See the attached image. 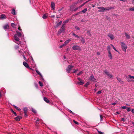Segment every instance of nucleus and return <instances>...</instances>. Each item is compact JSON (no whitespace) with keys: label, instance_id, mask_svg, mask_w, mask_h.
Masks as SVG:
<instances>
[{"label":"nucleus","instance_id":"f257e3e1","mask_svg":"<svg viewBox=\"0 0 134 134\" xmlns=\"http://www.w3.org/2000/svg\"><path fill=\"white\" fill-rule=\"evenodd\" d=\"M18 29L20 31H21V30L20 29V26L19 27ZM16 34H15L14 35V42L19 45H20V46L21 47H23V45H24L25 47L26 45L25 44V43H22L21 41H20V38H24V35L23 36L21 34V32H19L18 31H16Z\"/></svg>","mask_w":134,"mask_h":134},{"label":"nucleus","instance_id":"f03ea898","mask_svg":"<svg viewBox=\"0 0 134 134\" xmlns=\"http://www.w3.org/2000/svg\"><path fill=\"white\" fill-rule=\"evenodd\" d=\"M74 67V65H69L67 67L66 71L68 73L70 72V71L72 73H75V70L74 69V70H73L72 69Z\"/></svg>","mask_w":134,"mask_h":134},{"label":"nucleus","instance_id":"7ed1b4c3","mask_svg":"<svg viewBox=\"0 0 134 134\" xmlns=\"http://www.w3.org/2000/svg\"><path fill=\"white\" fill-rule=\"evenodd\" d=\"M111 7H107L104 8V7H98L97 8L100 9L98 10V12H103L105 10H108L112 9Z\"/></svg>","mask_w":134,"mask_h":134},{"label":"nucleus","instance_id":"20e7f679","mask_svg":"<svg viewBox=\"0 0 134 134\" xmlns=\"http://www.w3.org/2000/svg\"><path fill=\"white\" fill-rule=\"evenodd\" d=\"M78 39H79L83 43L85 42V40L83 37L82 36H79L77 35H76V40Z\"/></svg>","mask_w":134,"mask_h":134},{"label":"nucleus","instance_id":"39448f33","mask_svg":"<svg viewBox=\"0 0 134 134\" xmlns=\"http://www.w3.org/2000/svg\"><path fill=\"white\" fill-rule=\"evenodd\" d=\"M65 27L64 25L63 24L60 29L58 31V34H59L61 33H64L65 31Z\"/></svg>","mask_w":134,"mask_h":134},{"label":"nucleus","instance_id":"423d86ee","mask_svg":"<svg viewBox=\"0 0 134 134\" xmlns=\"http://www.w3.org/2000/svg\"><path fill=\"white\" fill-rule=\"evenodd\" d=\"M121 45L123 51H125L127 48V46L125 43L123 42H121Z\"/></svg>","mask_w":134,"mask_h":134},{"label":"nucleus","instance_id":"0eeeda50","mask_svg":"<svg viewBox=\"0 0 134 134\" xmlns=\"http://www.w3.org/2000/svg\"><path fill=\"white\" fill-rule=\"evenodd\" d=\"M128 76L129 77L127 78V81L128 82H130L131 81L134 82V76L128 75Z\"/></svg>","mask_w":134,"mask_h":134},{"label":"nucleus","instance_id":"6e6552de","mask_svg":"<svg viewBox=\"0 0 134 134\" xmlns=\"http://www.w3.org/2000/svg\"><path fill=\"white\" fill-rule=\"evenodd\" d=\"M104 72L110 78H111L112 77L113 75H112L110 74L109 72L107 70L105 69L104 70Z\"/></svg>","mask_w":134,"mask_h":134},{"label":"nucleus","instance_id":"1a4fd4ad","mask_svg":"<svg viewBox=\"0 0 134 134\" xmlns=\"http://www.w3.org/2000/svg\"><path fill=\"white\" fill-rule=\"evenodd\" d=\"M70 10L71 11H75V3H74L71 5L70 7Z\"/></svg>","mask_w":134,"mask_h":134},{"label":"nucleus","instance_id":"9d476101","mask_svg":"<svg viewBox=\"0 0 134 134\" xmlns=\"http://www.w3.org/2000/svg\"><path fill=\"white\" fill-rule=\"evenodd\" d=\"M89 80L92 81L97 82L96 79L94 77L93 75H91L90 76Z\"/></svg>","mask_w":134,"mask_h":134},{"label":"nucleus","instance_id":"9b49d317","mask_svg":"<svg viewBox=\"0 0 134 134\" xmlns=\"http://www.w3.org/2000/svg\"><path fill=\"white\" fill-rule=\"evenodd\" d=\"M107 35L111 40H112L114 39V36L111 33H109Z\"/></svg>","mask_w":134,"mask_h":134},{"label":"nucleus","instance_id":"f8f14e48","mask_svg":"<svg viewBox=\"0 0 134 134\" xmlns=\"http://www.w3.org/2000/svg\"><path fill=\"white\" fill-rule=\"evenodd\" d=\"M9 26L7 24L3 26V29L5 31H8V28Z\"/></svg>","mask_w":134,"mask_h":134},{"label":"nucleus","instance_id":"ddd939ff","mask_svg":"<svg viewBox=\"0 0 134 134\" xmlns=\"http://www.w3.org/2000/svg\"><path fill=\"white\" fill-rule=\"evenodd\" d=\"M51 7L53 10L55 9V4L54 2H52L51 3Z\"/></svg>","mask_w":134,"mask_h":134},{"label":"nucleus","instance_id":"4468645a","mask_svg":"<svg viewBox=\"0 0 134 134\" xmlns=\"http://www.w3.org/2000/svg\"><path fill=\"white\" fill-rule=\"evenodd\" d=\"M21 118L22 117L21 116H18L17 117L15 118V119L16 121H19Z\"/></svg>","mask_w":134,"mask_h":134},{"label":"nucleus","instance_id":"2eb2a0df","mask_svg":"<svg viewBox=\"0 0 134 134\" xmlns=\"http://www.w3.org/2000/svg\"><path fill=\"white\" fill-rule=\"evenodd\" d=\"M23 64L25 66L26 68H29V66L28 65V64L27 63L25 62H23Z\"/></svg>","mask_w":134,"mask_h":134},{"label":"nucleus","instance_id":"dca6fc26","mask_svg":"<svg viewBox=\"0 0 134 134\" xmlns=\"http://www.w3.org/2000/svg\"><path fill=\"white\" fill-rule=\"evenodd\" d=\"M116 78L117 79V80L119 81L121 83V84H123L124 83V82L123 81H122L121 79L120 78L118 77H117Z\"/></svg>","mask_w":134,"mask_h":134},{"label":"nucleus","instance_id":"f3484780","mask_svg":"<svg viewBox=\"0 0 134 134\" xmlns=\"http://www.w3.org/2000/svg\"><path fill=\"white\" fill-rule=\"evenodd\" d=\"M108 56L109 57V58L111 59H112L113 58L111 54V52H108Z\"/></svg>","mask_w":134,"mask_h":134},{"label":"nucleus","instance_id":"a211bd4d","mask_svg":"<svg viewBox=\"0 0 134 134\" xmlns=\"http://www.w3.org/2000/svg\"><path fill=\"white\" fill-rule=\"evenodd\" d=\"M76 50L80 51L81 50V48L79 46L76 45Z\"/></svg>","mask_w":134,"mask_h":134},{"label":"nucleus","instance_id":"6ab92c4d","mask_svg":"<svg viewBox=\"0 0 134 134\" xmlns=\"http://www.w3.org/2000/svg\"><path fill=\"white\" fill-rule=\"evenodd\" d=\"M25 52L24 51L23 49H21L19 51V52L20 53L21 55H23V52Z\"/></svg>","mask_w":134,"mask_h":134},{"label":"nucleus","instance_id":"aec40b11","mask_svg":"<svg viewBox=\"0 0 134 134\" xmlns=\"http://www.w3.org/2000/svg\"><path fill=\"white\" fill-rule=\"evenodd\" d=\"M11 13L13 15H15L16 14V12L14 9H13L11 12Z\"/></svg>","mask_w":134,"mask_h":134},{"label":"nucleus","instance_id":"412c9836","mask_svg":"<svg viewBox=\"0 0 134 134\" xmlns=\"http://www.w3.org/2000/svg\"><path fill=\"white\" fill-rule=\"evenodd\" d=\"M44 100L47 103H49V100L46 97L43 98Z\"/></svg>","mask_w":134,"mask_h":134},{"label":"nucleus","instance_id":"4be33fe9","mask_svg":"<svg viewBox=\"0 0 134 134\" xmlns=\"http://www.w3.org/2000/svg\"><path fill=\"white\" fill-rule=\"evenodd\" d=\"M125 36L126 37V38L127 39H128L130 38V36L129 35H128L127 33H125Z\"/></svg>","mask_w":134,"mask_h":134},{"label":"nucleus","instance_id":"5701e85b","mask_svg":"<svg viewBox=\"0 0 134 134\" xmlns=\"http://www.w3.org/2000/svg\"><path fill=\"white\" fill-rule=\"evenodd\" d=\"M110 47L109 46H108L107 47V49L108 51V52H110Z\"/></svg>","mask_w":134,"mask_h":134},{"label":"nucleus","instance_id":"b1692460","mask_svg":"<svg viewBox=\"0 0 134 134\" xmlns=\"http://www.w3.org/2000/svg\"><path fill=\"white\" fill-rule=\"evenodd\" d=\"M77 83L79 85H82L84 84V83L83 82L80 81V82H78Z\"/></svg>","mask_w":134,"mask_h":134},{"label":"nucleus","instance_id":"393cba45","mask_svg":"<svg viewBox=\"0 0 134 134\" xmlns=\"http://www.w3.org/2000/svg\"><path fill=\"white\" fill-rule=\"evenodd\" d=\"M35 71L37 73L40 75V76H42V74L40 73L38 70L37 69L35 70Z\"/></svg>","mask_w":134,"mask_h":134},{"label":"nucleus","instance_id":"a878e982","mask_svg":"<svg viewBox=\"0 0 134 134\" xmlns=\"http://www.w3.org/2000/svg\"><path fill=\"white\" fill-rule=\"evenodd\" d=\"M87 8H86L85 9H84L81 12L83 13H85L87 11Z\"/></svg>","mask_w":134,"mask_h":134},{"label":"nucleus","instance_id":"bb28decb","mask_svg":"<svg viewBox=\"0 0 134 134\" xmlns=\"http://www.w3.org/2000/svg\"><path fill=\"white\" fill-rule=\"evenodd\" d=\"M1 19H3L5 18V15L4 14H2L0 17Z\"/></svg>","mask_w":134,"mask_h":134},{"label":"nucleus","instance_id":"cd10ccee","mask_svg":"<svg viewBox=\"0 0 134 134\" xmlns=\"http://www.w3.org/2000/svg\"><path fill=\"white\" fill-rule=\"evenodd\" d=\"M14 108L18 110L19 111H20L21 110V109L19 108H18L17 106L15 105H14Z\"/></svg>","mask_w":134,"mask_h":134},{"label":"nucleus","instance_id":"c85d7f7f","mask_svg":"<svg viewBox=\"0 0 134 134\" xmlns=\"http://www.w3.org/2000/svg\"><path fill=\"white\" fill-rule=\"evenodd\" d=\"M27 109L26 108H24L23 110L24 111V113H27Z\"/></svg>","mask_w":134,"mask_h":134},{"label":"nucleus","instance_id":"c756f323","mask_svg":"<svg viewBox=\"0 0 134 134\" xmlns=\"http://www.w3.org/2000/svg\"><path fill=\"white\" fill-rule=\"evenodd\" d=\"M90 84V82H87L85 85V86L87 87Z\"/></svg>","mask_w":134,"mask_h":134},{"label":"nucleus","instance_id":"7c9ffc66","mask_svg":"<svg viewBox=\"0 0 134 134\" xmlns=\"http://www.w3.org/2000/svg\"><path fill=\"white\" fill-rule=\"evenodd\" d=\"M47 15H46V14H44L43 15L42 18L44 19H45L47 18Z\"/></svg>","mask_w":134,"mask_h":134},{"label":"nucleus","instance_id":"2f4dec72","mask_svg":"<svg viewBox=\"0 0 134 134\" xmlns=\"http://www.w3.org/2000/svg\"><path fill=\"white\" fill-rule=\"evenodd\" d=\"M62 23V21H60L57 24V26H58L60 25Z\"/></svg>","mask_w":134,"mask_h":134},{"label":"nucleus","instance_id":"473e14b6","mask_svg":"<svg viewBox=\"0 0 134 134\" xmlns=\"http://www.w3.org/2000/svg\"><path fill=\"white\" fill-rule=\"evenodd\" d=\"M129 10L131 11H134V7L129 9Z\"/></svg>","mask_w":134,"mask_h":134},{"label":"nucleus","instance_id":"72a5a7b5","mask_svg":"<svg viewBox=\"0 0 134 134\" xmlns=\"http://www.w3.org/2000/svg\"><path fill=\"white\" fill-rule=\"evenodd\" d=\"M19 46L18 45H15V49H19Z\"/></svg>","mask_w":134,"mask_h":134},{"label":"nucleus","instance_id":"f704fd0d","mask_svg":"<svg viewBox=\"0 0 134 134\" xmlns=\"http://www.w3.org/2000/svg\"><path fill=\"white\" fill-rule=\"evenodd\" d=\"M38 83L42 87L43 86V84L40 81H39Z\"/></svg>","mask_w":134,"mask_h":134},{"label":"nucleus","instance_id":"c9c22d12","mask_svg":"<svg viewBox=\"0 0 134 134\" xmlns=\"http://www.w3.org/2000/svg\"><path fill=\"white\" fill-rule=\"evenodd\" d=\"M65 44H63L61 45L59 47V48H62V47H63V46H65Z\"/></svg>","mask_w":134,"mask_h":134},{"label":"nucleus","instance_id":"e433bc0d","mask_svg":"<svg viewBox=\"0 0 134 134\" xmlns=\"http://www.w3.org/2000/svg\"><path fill=\"white\" fill-rule=\"evenodd\" d=\"M32 111L34 113H36V111L35 109L33 108H32Z\"/></svg>","mask_w":134,"mask_h":134},{"label":"nucleus","instance_id":"4c0bfd02","mask_svg":"<svg viewBox=\"0 0 134 134\" xmlns=\"http://www.w3.org/2000/svg\"><path fill=\"white\" fill-rule=\"evenodd\" d=\"M97 132L99 134H103L104 133L99 130H97Z\"/></svg>","mask_w":134,"mask_h":134},{"label":"nucleus","instance_id":"58836bf2","mask_svg":"<svg viewBox=\"0 0 134 134\" xmlns=\"http://www.w3.org/2000/svg\"><path fill=\"white\" fill-rule=\"evenodd\" d=\"M126 109L127 111L128 112L130 111L131 110L130 108V107H127V108H126Z\"/></svg>","mask_w":134,"mask_h":134},{"label":"nucleus","instance_id":"ea45409f","mask_svg":"<svg viewBox=\"0 0 134 134\" xmlns=\"http://www.w3.org/2000/svg\"><path fill=\"white\" fill-rule=\"evenodd\" d=\"M11 25L13 27H14L15 26V25L13 23H11Z\"/></svg>","mask_w":134,"mask_h":134},{"label":"nucleus","instance_id":"a19ab883","mask_svg":"<svg viewBox=\"0 0 134 134\" xmlns=\"http://www.w3.org/2000/svg\"><path fill=\"white\" fill-rule=\"evenodd\" d=\"M121 108L123 109H126L127 108V107L126 106H123L121 107Z\"/></svg>","mask_w":134,"mask_h":134},{"label":"nucleus","instance_id":"79ce46f5","mask_svg":"<svg viewBox=\"0 0 134 134\" xmlns=\"http://www.w3.org/2000/svg\"><path fill=\"white\" fill-rule=\"evenodd\" d=\"M23 58L24 59V60L25 61H27L28 60L27 59H26V58L25 57V56L24 55H23Z\"/></svg>","mask_w":134,"mask_h":134},{"label":"nucleus","instance_id":"37998d69","mask_svg":"<svg viewBox=\"0 0 134 134\" xmlns=\"http://www.w3.org/2000/svg\"><path fill=\"white\" fill-rule=\"evenodd\" d=\"M82 71H81L80 72H79L77 74V75L78 76L82 74Z\"/></svg>","mask_w":134,"mask_h":134},{"label":"nucleus","instance_id":"c03bdc74","mask_svg":"<svg viewBox=\"0 0 134 134\" xmlns=\"http://www.w3.org/2000/svg\"><path fill=\"white\" fill-rule=\"evenodd\" d=\"M11 111L13 112V113L15 115V116H16V113L14 112L12 110H11Z\"/></svg>","mask_w":134,"mask_h":134},{"label":"nucleus","instance_id":"a18cd8bd","mask_svg":"<svg viewBox=\"0 0 134 134\" xmlns=\"http://www.w3.org/2000/svg\"><path fill=\"white\" fill-rule=\"evenodd\" d=\"M64 8V7H62V8H59L58 10V11L59 12H60Z\"/></svg>","mask_w":134,"mask_h":134},{"label":"nucleus","instance_id":"49530a36","mask_svg":"<svg viewBox=\"0 0 134 134\" xmlns=\"http://www.w3.org/2000/svg\"><path fill=\"white\" fill-rule=\"evenodd\" d=\"M40 76V80H44V79H43V78L42 75V76Z\"/></svg>","mask_w":134,"mask_h":134},{"label":"nucleus","instance_id":"de8ad7c7","mask_svg":"<svg viewBox=\"0 0 134 134\" xmlns=\"http://www.w3.org/2000/svg\"><path fill=\"white\" fill-rule=\"evenodd\" d=\"M68 42H68V41H67V40H66V41H65V43L64 44H65V46L66 45V44L68 43Z\"/></svg>","mask_w":134,"mask_h":134},{"label":"nucleus","instance_id":"09e8293b","mask_svg":"<svg viewBox=\"0 0 134 134\" xmlns=\"http://www.w3.org/2000/svg\"><path fill=\"white\" fill-rule=\"evenodd\" d=\"M102 93V92L101 91H99L97 92V93L98 94H100L101 93Z\"/></svg>","mask_w":134,"mask_h":134},{"label":"nucleus","instance_id":"8fccbe9b","mask_svg":"<svg viewBox=\"0 0 134 134\" xmlns=\"http://www.w3.org/2000/svg\"><path fill=\"white\" fill-rule=\"evenodd\" d=\"M35 85L36 87L37 88H38V86L37 84L36 83H35Z\"/></svg>","mask_w":134,"mask_h":134},{"label":"nucleus","instance_id":"3c124183","mask_svg":"<svg viewBox=\"0 0 134 134\" xmlns=\"http://www.w3.org/2000/svg\"><path fill=\"white\" fill-rule=\"evenodd\" d=\"M100 121H102V116L101 115H100Z\"/></svg>","mask_w":134,"mask_h":134},{"label":"nucleus","instance_id":"603ef678","mask_svg":"<svg viewBox=\"0 0 134 134\" xmlns=\"http://www.w3.org/2000/svg\"><path fill=\"white\" fill-rule=\"evenodd\" d=\"M110 45H111L113 47L114 49L115 48L114 46L112 44H110Z\"/></svg>","mask_w":134,"mask_h":134},{"label":"nucleus","instance_id":"864d4df0","mask_svg":"<svg viewBox=\"0 0 134 134\" xmlns=\"http://www.w3.org/2000/svg\"><path fill=\"white\" fill-rule=\"evenodd\" d=\"M88 1H87L85 3H83L82 5H81V7H82L85 4V3H87V2H88Z\"/></svg>","mask_w":134,"mask_h":134},{"label":"nucleus","instance_id":"5fc2aeb1","mask_svg":"<svg viewBox=\"0 0 134 134\" xmlns=\"http://www.w3.org/2000/svg\"><path fill=\"white\" fill-rule=\"evenodd\" d=\"M80 30V28L79 27H76V31L77 30Z\"/></svg>","mask_w":134,"mask_h":134},{"label":"nucleus","instance_id":"6e6d98bb","mask_svg":"<svg viewBox=\"0 0 134 134\" xmlns=\"http://www.w3.org/2000/svg\"><path fill=\"white\" fill-rule=\"evenodd\" d=\"M87 33L89 35H91V34L90 33V31H87Z\"/></svg>","mask_w":134,"mask_h":134},{"label":"nucleus","instance_id":"4d7b16f0","mask_svg":"<svg viewBox=\"0 0 134 134\" xmlns=\"http://www.w3.org/2000/svg\"><path fill=\"white\" fill-rule=\"evenodd\" d=\"M69 21V20H65V22H64L65 23H67Z\"/></svg>","mask_w":134,"mask_h":134},{"label":"nucleus","instance_id":"13d9d810","mask_svg":"<svg viewBox=\"0 0 134 134\" xmlns=\"http://www.w3.org/2000/svg\"><path fill=\"white\" fill-rule=\"evenodd\" d=\"M97 55H99L100 54V53L99 52H97Z\"/></svg>","mask_w":134,"mask_h":134},{"label":"nucleus","instance_id":"bf43d9fd","mask_svg":"<svg viewBox=\"0 0 134 134\" xmlns=\"http://www.w3.org/2000/svg\"><path fill=\"white\" fill-rule=\"evenodd\" d=\"M131 112L132 113H134V109H131Z\"/></svg>","mask_w":134,"mask_h":134},{"label":"nucleus","instance_id":"052dcab7","mask_svg":"<svg viewBox=\"0 0 134 134\" xmlns=\"http://www.w3.org/2000/svg\"><path fill=\"white\" fill-rule=\"evenodd\" d=\"M24 114H25V117H27V115L26 114V113H24Z\"/></svg>","mask_w":134,"mask_h":134},{"label":"nucleus","instance_id":"680f3d73","mask_svg":"<svg viewBox=\"0 0 134 134\" xmlns=\"http://www.w3.org/2000/svg\"><path fill=\"white\" fill-rule=\"evenodd\" d=\"M72 48L74 50H75V46H74L72 47Z\"/></svg>","mask_w":134,"mask_h":134},{"label":"nucleus","instance_id":"e2e57ef3","mask_svg":"<svg viewBox=\"0 0 134 134\" xmlns=\"http://www.w3.org/2000/svg\"><path fill=\"white\" fill-rule=\"evenodd\" d=\"M116 103H113L112 104V105H115V104H116Z\"/></svg>","mask_w":134,"mask_h":134},{"label":"nucleus","instance_id":"0e129e2a","mask_svg":"<svg viewBox=\"0 0 134 134\" xmlns=\"http://www.w3.org/2000/svg\"><path fill=\"white\" fill-rule=\"evenodd\" d=\"M75 16V15H73L71 17V19H73V18H74Z\"/></svg>","mask_w":134,"mask_h":134},{"label":"nucleus","instance_id":"69168bd1","mask_svg":"<svg viewBox=\"0 0 134 134\" xmlns=\"http://www.w3.org/2000/svg\"><path fill=\"white\" fill-rule=\"evenodd\" d=\"M69 112L72 114H73V113L71 110H69Z\"/></svg>","mask_w":134,"mask_h":134},{"label":"nucleus","instance_id":"338daca9","mask_svg":"<svg viewBox=\"0 0 134 134\" xmlns=\"http://www.w3.org/2000/svg\"><path fill=\"white\" fill-rule=\"evenodd\" d=\"M51 16L52 18H54L55 17V16L53 15H52Z\"/></svg>","mask_w":134,"mask_h":134},{"label":"nucleus","instance_id":"774afa93","mask_svg":"<svg viewBox=\"0 0 134 134\" xmlns=\"http://www.w3.org/2000/svg\"><path fill=\"white\" fill-rule=\"evenodd\" d=\"M78 79V80H79V81H81V79L80 78H79H79H78V79Z\"/></svg>","mask_w":134,"mask_h":134}]
</instances>
